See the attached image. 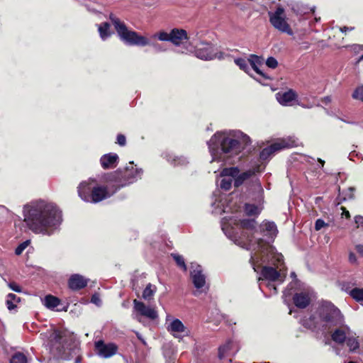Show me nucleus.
Wrapping results in <instances>:
<instances>
[{
	"label": "nucleus",
	"instance_id": "obj_1",
	"mask_svg": "<svg viewBox=\"0 0 363 363\" xmlns=\"http://www.w3.org/2000/svg\"><path fill=\"white\" fill-rule=\"evenodd\" d=\"M24 221L36 234L52 235L62 223V212L54 204L40 200L32 201L23 208Z\"/></svg>",
	"mask_w": 363,
	"mask_h": 363
},
{
	"label": "nucleus",
	"instance_id": "obj_2",
	"mask_svg": "<svg viewBox=\"0 0 363 363\" xmlns=\"http://www.w3.org/2000/svg\"><path fill=\"white\" fill-rule=\"evenodd\" d=\"M251 143L248 135L240 130L218 132L208 142L213 161H228Z\"/></svg>",
	"mask_w": 363,
	"mask_h": 363
},
{
	"label": "nucleus",
	"instance_id": "obj_3",
	"mask_svg": "<svg viewBox=\"0 0 363 363\" xmlns=\"http://www.w3.org/2000/svg\"><path fill=\"white\" fill-rule=\"evenodd\" d=\"M345 323L341 311L332 303L323 302L317 311L310 316L303 319L302 324L309 329H321L331 332L335 326H340Z\"/></svg>",
	"mask_w": 363,
	"mask_h": 363
},
{
	"label": "nucleus",
	"instance_id": "obj_4",
	"mask_svg": "<svg viewBox=\"0 0 363 363\" xmlns=\"http://www.w3.org/2000/svg\"><path fill=\"white\" fill-rule=\"evenodd\" d=\"M109 18L120 38L125 43L130 45L139 46H145L150 44V41L147 38L140 35L135 31L128 30L125 24L113 14H111Z\"/></svg>",
	"mask_w": 363,
	"mask_h": 363
},
{
	"label": "nucleus",
	"instance_id": "obj_5",
	"mask_svg": "<svg viewBox=\"0 0 363 363\" xmlns=\"http://www.w3.org/2000/svg\"><path fill=\"white\" fill-rule=\"evenodd\" d=\"M143 171L141 169L134 168L132 165L130 167H126L123 170L118 169L117 171L109 174L106 178L108 182L116 183V190L119 189L129 184L133 183L138 178H140Z\"/></svg>",
	"mask_w": 363,
	"mask_h": 363
},
{
	"label": "nucleus",
	"instance_id": "obj_6",
	"mask_svg": "<svg viewBox=\"0 0 363 363\" xmlns=\"http://www.w3.org/2000/svg\"><path fill=\"white\" fill-rule=\"evenodd\" d=\"M67 338L62 332L55 331L50 336V351L54 356L64 359L69 358V352L67 351L64 344L66 342Z\"/></svg>",
	"mask_w": 363,
	"mask_h": 363
},
{
	"label": "nucleus",
	"instance_id": "obj_7",
	"mask_svg": "<svg viewBox=\"0 0 363 363\" xmlns=\"http://www.w3.org/2000/svg\"><path fill=\"white\" fill-rule=\"evenodd\" d=\"M268 15L271 24L276 29L289 35L294 34L293 30L286 20L284 9L282 7H278L274 12L269 11Z\"/></svg>",
	"mask_w": 363,
	"mask_h": 363
},
{
	"label": "nucleus",
	"instance_id": "obj_8",
	"mask_svg": "<svg viewBox=\"0 0 363 363\" xmlns=\"http://www.w3.org/2000/svg\"><path fill=\"white\" fill-rule=\"evenodd\" d=\"M167 330L175 338L182 339L189 335V330L178 318L167 315L166 317Z\"/></svg>",
	"mask_w": 363,
	"mask_h": 363
},
{
	"label": "nucleus",
	"instance_id": "obj_9",
	"mask_svg": "<svg viewBox=\"0 0 363 363\" xmlns=\"http://www.w3.org/2000/svg\"><path fill=\"white\" fill-rule=\"evenodd\" d=\"M255 174L253 170H247L246 172L240 173L238 167L224 168L220 175V177H230L233 179L234 186L239 187L245 183L247 179Z\"/></svg>",
	"mask_w": 363,
	"mask_h": 363
},
{
	"label": "nucleus",
	"instance_id": "obj_10",
	"mask_svg": "<svg viewBox=\"0 0 363 363\" xmlns=\"http://www.w3.org/2000/svg\"><path fill=\"white\" fill-rule=\"evenodd\" d=\"M195 55L198 58L205 60H211L215 58L221 60L224 58V54L223 52H216L213 46L206 43H201L196 47Z\"/></svg>",
	"mask_w": 363,
	"mask_h": 363
},
{
	"label": "nucleus",
	"instance_id": "obj_11",
	"mask_svg": "<svg viewBox=\"0 0 363 363\" xmlns=\"http://www.w3.org/2000/svg\"><path fill=\"white\" fill-rule=\"evenodd\" d=\"M294 143L295 142L290 139H279L268 147L264 148L261 151L259 157L262 160H265L275 152L294 146Z\"/></svg>",
	"mask_w": 363,
	"mask_h": 363
},
{
	"label": "nucleus",
	"instance_id": "obj_12",
	"mask_svg": "<svg viewBox=\"0 0 363 363\" xmlns=\"http://www.w3.org/2000/svg\"><path fill=\"white\" fill-rule=\"evenodd\" d=\"M134 310L138 313L135 315V318L141 321L138 315L146 317L150 320H155L158 318L157 311L154 307L146 306L144 303L139 301L136 299L133 301Z\"/></svg>",
	"mask_w": 363,
	"mask_h": 363
},
{
	"label": "nucleus",
	"instance_id": "obj_13",
	"mask_svg": "<svg viewBox=\"0 0 363 363\" xmlns=\"http://www.w3.org/2000/svg\"><path fill=\"white\" fill-rule=\"evenodd\" d=\"M191 278L194 287L199 290V292L204 291L203 289L206 285V277L202 272L201 266L191 263Z\"/></svg>",
	"mask_w": 363,
	"mask_h": 363
},
{
	"label": "nucleus",
	"instance_id": "obj_14",
	"mask_svg": "<svg viewBox=\"0 0 363 363\" xmlns=\"http://www.w3.org/2000/svg\"><path fill=\"white\" fill-rule=\"evenodd\" d=\"M96 354L103 358H109L113 356L118 351V347L114 343H105L102 340L95 342Z\"/></svg>",
	"mask_w": 363,
	"mask_h": 363
},
{
	"label": "nucleus",
	"instance_id": "obj_15",
	"mask_svg": "<svg viewBox=\"0 0 363 363\" xmlns=\"http://www.w3.org/2000/svg\"><path fill=\"white\" fill-rule=\"evenodd\" d=\"M333 330L334 331L331 334L332 340L338 344L344 343L346 340L347 335L350 332L349 327L345 325L344 323L342 325L335 326Z\"/></svg>",
	"mask_w": 363,
	"mask_h": 363
},
{
	"label": "nucleus",
	"instance_id": "obj_16",
	"mask_svg": "<svg viewBox=\"0 0 363 363\" xmlns=\"http://www.w3.org/2000/svg\"><path fill=\"white\" fill-rule=\"evenodd\" d=\"M276 98L283 106H292L293 102L297 101V94L294 90L289 89L284 93H277Z\"/></svg>",
	"mask_w": 363,
	"mask_h": 363
},
{
	"label": "nucleus",
	"instance_id": "obj_17",
	"mask_svg": "<svg viewBox=\"0 0 363 363\" xmlns=\"http://www.w3.org/2000/svg\"><path fill=\"white\" fill-rule=\"evenodd\" d=\"M95 186H92L91 182H83L78 186L79 196L84 201L89 202L91 201L92 189Z\"/></svg>",
	"mask_w": 363,
	"mask_h": 363
},
{
	"label": "nucleus",
	"instance_id": "obj_18",
	"mask_svg": "<svg viewBox=\"0 0 363 363\" xmlns=\"http://www.w3.org/2000/svg\"><path fill=\"white\" fill-rule=\"evenodd\" d=\"M118 162V156L116 153L105 154L100 159L101 165L104 169L116 167Z\"/></svg>",
	"mask_w": 363,
	"mask_h": 363
},
{
	"label": "nucleus",
	"instance_id": "obj_19",
	"mask_svg": "<svg viewBox=\"0 0 363 363\" xmlns=\"http://www.w3.org/2000/svg\"><path fill=\"white\" fill-rule=\"evenodd\" d=\"M108 191L107 188L104 186H95L94 189H92V194L91 197V203H98L106 198L111 196Z\"/></svg>",
	"mask_w": 363,
	"mask_h": 363
},
{
	"label": "nucleus",
	"instance_id": "obj_20",
	"mask_svg": "<svg viewBox=\"0 0 363 363\" xmlns=\"http://www.w3.org/2000/svg\"><path fill=\"white\" fill-rule=\"evenodd\" d=\"M87 280L79 274H74L69 279V286L72 290H79L85 287Z\"/></svg>",
	"mask_w": 363,
	"mask_h": 363
},
{
	"label": "nucleus",
	"instance_id": "obj_21",
	"mask_svg": "<svg viewBox=\"0 0 363 363\" xmlns=\"http://www.w3.org/2000/svg\"><path fill=\"white\" fill-rule=\"evenodd\" d=\"M293 301L296 307L305 308L309 305L311 299L308 294L301 292L294 294Z\"/></svg>",
	"mask_w": 363,
	"mask_h": 363
},
{
	"label": "nucleus",
	"instance_id": "obj_22",
	"mask_svg": "<svg viewBox=\"0 0 363 363\" xmlns=\"http://www.w3.org/2000/svg\"><path fill=\"white\" fill-rule=\"evenodd\" d=\"M170 42L175 45H179L183 40L187 39V33L183 29H172L170 32Z\"/></svg>",
	"mask_w": 363,
	"mask_h": 363
},
{
	"label": "nucleus",
	"instance_id": "obj_23",
	"mask_svg": "<svg viewBox=\"0 0 363 363\" xmlns=\"http://www.w3.org/2000/svg\"><path fill=\"white\" fill-rule=\"evenodd\" d=\"M262 275L264 279L274 281L279 278L280 273L273 267H264L262 268Z\"/></svg>",
	"mask_w": 363,
	"mask_h": 363
},
{
	"label": "nucleus",
	"instance_id": "obj_24",
	"mask_svg": "<svg viewBox=\"0 0 363 363\" xmlns=\"http://www.w3.org/2000/svg\"><path fill=\"white\" fill-rule=\"evenodd\" d=\"M263 232L267 233V235L273 238L277 236L278 230L274 222L264 221L261 225Z\"/></svg>",
	"mask_w": 363,
	"mask_h": 363
},
{
	"label": "nucleus",
	"instance_id": "obj_25",
	"mask_svg": "<svg viewBox=\"0 0 363 363\" xmlns=\"http://www.w3.org/2000/svg\"><path fill=\"white\" fill-rule=\"evenodd\" d=\"M110 24L107 22L102 23L100 25H99L98 30L100 37L103 40H106L108 37L111 36V32L110 30Z\"/></svg>",
	"mask_w": 363,
	"mask_h": 363
},
{
	"label": "nucleus",
	"instance_id": "obj_26",
	"mask_svg": "<svg viewBox=\"0 0 363 363\" xmlns=\"http://www.w3.org/2000/svg\"><path fill=\"white\" fill-rule=\"evenodd\" d=\"M262 210L261 205H255L246 203L245 205V212L247 216H258Z\"/></svg>",
	"mask_w": 363,
	"mask_h": 363
},
{
	"label": "nucleus",
	"instance_id": "obj_27",
	"mask_svg": "<svg viewBox=\"0 0 363 363\" xmlns=\"http://www.w3.org/2000/svg\"><path fill=\"white\" fill-rule=\"evenodd\" d=\"M167 160L173 165H185L188 163L187 160L183 157H177L173 154L167 155Z\"/></svg>",
	"mask_w": 363,
	"mask_h": 363
},
{
	"label": "nucleus",
	"instance_id": "obj_28",
	"mask_svg": "<svg viewBox=\"0 0 363 363\" xmlns=\"http://www.w3.org/2000/svg\"><path fill=\"white\" fill-rule=\"evenodd\" d=\"M60 304V300L52 296L48 295L45 297L44 299V305L50 309H53L57 307Z\"/></svg>",
	"mask_w": 363,
	"mask_h": 363
},
{
	"label": "nucleus",
	"instance_id": "obj_29",
	"mask_svg": "<svg viewBox=\"0 0 363 363\" xmlns=\"http://www.w3.org/2000/svg\"><path fill=\"white\" fill-rule=\"evenodd\" d=\"M20 301V298L13 294H9L6 298V306L9 310H12L16 306V303Z\"/></svg>",
	"mask_w": 363,
	"mask_h": 363
},
{
	"label": "nucleus",
	"instance_id": "obj_30",
	"mask_svg": "<svg viewBox=\"0 0 363 363\" xmlns=\"http://www.w3.org/2000/svg\"><path fill=\"white\" fill-rule=\"evenodd\" d=\"M345 290L348 291L349 294L357 301H363V289L354 288L350 291H348V289Z\"/></svg>",
	"mask_w": 363,
	"mask_h": 363
},
{
	"label": "nucleus",
	"instance_id": "obj_31",
	"mask_svg": "<svg viewBox=\"0 0 363 363\" xmlns=\"http://www.w3.org/2000/svg\"><path fill=\"white\" fill-rule=\"evenodd\" d=\"M155 292V286L148 284L143 292V298L145 300H150Z\"/></svg>",
	"mask_w": 363,
	"mask_h": 363
},
{
	"label": "nucleus",
	"instance_id": "obj_32",
	"mask_svg": "<svg viewBox=\"0 0 363 363\" xmlns=\"http://www.w3.org/2000/svg\"><path fill=\"white\" fill-rule=\"evenodd\" d=\"M240 225L243 229L253 230L255 228L257 223L255 219H244L240 220Z\"/></svg>",
	"mask_w": 363,
	"mask_h": 363
},
{
	"label": "nucleus",
	"instance_id": "obj_33",
	"mask_svg": "<svg viewBox=\"0 0 363 363\" xmlns=\"http://www.w3.org/2000/svg\"><path fill=\"white\" fill-rule=\"evenodd\" d=\"M10 363H27V357L21 352H16L12 356Z\"/></svg>",
	"mask_w": 363,
	"mask_h": 363
},
{
	"label": "nucleus",
	"instance_id": "obj_34",
	"mask_svg": "<svg viewBox=\"0 0 363 363\" xmlns=\"http://www.w3.org/2000/svg\"><path fill=\"white\" fill-rule=\"evenodd\" d=\"M235 63L240 67V69L243 70L246 73L250 74V67L247 62L243 58L235 59Z\"/></svg>",
	"mask_w": 363,
	"mask_h": 363
},
{
	"label": "nucleus",
	"instance_id": "obj_35",
	"mask_svg": "<svg viewBox=\"0 0 363 363\" xmlns=\"http://www.w3.org/2000/svg\"><path fill=\"white\" fill-rule=\"evenodd\" d=\"M223 178L220 180V186L222 189L225 191H228L231 186L233 179L230 177L226 178V177H223Z\"/></svg>",
	"mask_w": 363,
	"mask_h": 363
},
{
	"label": "nucleus",
	"instance_id": "obj_36",
	"mask_svg": "<svg viewBox=\"0 0 363 363\" xmlns=\"http://www.w3.org/2000/svg\"><path fill=\"white\" fill-rule=\"evenodd\" d=\"M248 61L252 67V69H255V67H259L262 62V59L260 57H258L255 55H251L250 56V58L248 59Z\"/></svg>",
	"mask_w": 363,
	"mask_h": 363
},
{
	"label": "nucleus",
	"instance_id": "obj_37",
	"mask_svg": "<svg viewBox=\"0 0 363 363\" xmlns=\"http://www.w3.org/2000/svg\"><path fill=\"white\" fill-rule=\"evenodd\" d=\"M172 257L175 260L179 267L182 268L184 271H186L187 268L184 262V259L182 256L177 254H172Z\"/></svg>",
	"mask_w": 363,
	"mask_h": 363
},
{
	"label": "nucleus",
	"instance_id": "obj_38",
	"mask_svg": "<svg viewBox=\"0 0 363 363\" xmlns=\"http://www.w3.org/2000/svg\"><path fill=\"white\" fill-rule=\"evenodd\" d=\"M153 38H157L161 41H170V33H168L165 31H160L153 35Z\"/></svg>",
	"mask_w": 363,
	"mask_h": 363
},
{
	"label": "nucleus",
	"instance_id": "obj_39",
	"mask_svg": "<svg viewBox=\"0 0 363 363\" xmlns=\"http://www.w3.org/2000/svg\"><path fill=\"white\" fill-rule=\"evenodd\" d=\"M347 345L349 347L350 351H354L359 347V342L356 338H348Z\"/></svg>",
	"mask_w": 363,
	"mask_h": 363
},
{
	"label": "nucleus",
	"instance_id": "obj_40",
	"mask_svg": "<svg viewBox=\"0 0 363 363\" xmlns=\"http://www.w3.org/2000/svg\"><path fill=\"white\" fill-rule=\"evenodd\" d=\"M352 97L354 99L361 100L363 101V85L357 87L352 94Z\"/></svg>",
	"mask_w": 363,
	"mask_h": 363
},
{
	"label": "nucleus",
	"instance_id": "obj_41",
	"mask_svg": "<svg viewBox=\"0 0 363 363\" xmlns=\"http://www.w3.org/2000/svg\"><path fill=\"white\" fill-rule=\"evenodd\" d=\"M29 244V241L26 240L22 243H21L15 250V253L16 255H20L24 251V250L28 247Z\"/></svg>",
	"mask_w": 363,
	"mask_h": 363
},
{
	"label": "nucleus",
	"instance_id": "obj_42",
	"mask_svg": "<svg viewBox=\"0 0 363 363\" xmlns=\"http://www.w3.org/2000/svg\"><path fill=\"white\" fill-rule=\"evenodd\" d=\"M266 65L269 68L275 69L278 65V62L274 57H269L266 60Z\"/></svg>",
	"mask_w": 363,
	"mask_h": 363
},
{
	"label": "nucleus",
	"instance_id": "obj_43",
	"mask_svg": "<svg viewBox=\"0 0 363 363\" xmlns=\"http://www.w3.org/2000/svg\"><path fill=\"white\" fill-rule=\"evenodd\" d=\"M328 223H325L323 219H318L315 223V230L318 231L323 227L328 226Z\"/></svg>",
	"mask_w": 363,
	"mask_h": 363
},
{
	"label": "nucleus",
	"instance_id": "obj_44",
	"mask_svg": "<svg viewBox=\"0 0 363 363\" xmlns=\"http://www.w3.org/2000/svg\"><path fill=\"white\" fill-rule=\"evenodd\" d=\"M9 286L11 290L16 292H21L22 291L21 287L15 282L9 283Z\"/></svg>",
	"mask_w": 363,
	"mask_h": 363
},
{
	"label": "nucleus",
	"instance_id": "obj_45",
	"mask_svg": "<svg viewBox=\"0 0 363 363\" xmlns=\"http://www.w3.org/2000/svg\"><path fill=\"white\" fill-rule=\"evenodd\" d=\"M126 143L125 137L123 135H118L117 136V143L121 146H124Z\"/></svg>",
	"mask_w": 363,
	"mask_h": 363
},
{
	"label": "nucleus",
	"instance_id": "obj_46",
	"mask_svg": "<svg viewBox=\"0 0 363 363\" xmlns=\"http://www.w3.org/2000/svg\"><path fill=\"white\" fill-rule=\"evenodd\" d=\"M348 259H349V262L352 264L357 263V257H356L355 254L352 252H350Z\"/></svg>",
	"mask_w": 363,
	"mask_h": 363
},
{
	"label": "nucleus",
	"instance_id": "obj_47",
	"mask_svg": "<svg viewBox=\"0 0 363 363\" xmlns=\"http://www.w3.org/2000/svg\"><path fill=\"white\" fill-rule=\"evenodd\" d=\"M91 301V303H93L97 306H99L101 304V299L99 298V296L97 294H94L92 296Z\"/></svg>",
	"mask_w": 363,
	"mask_h": 363
},
{
	"label": "nucleus",
	"instance_id": "obj_48",
	"mask_svg": "<svg viewBox=\"0 0 363 363\" xmlns=\"http://www.w3.org/2000/svg\"><path fill=\"white\" fill-rule=\"evenodd\" d=\"M228 350V345H223L219 347V357L221 359L223 357L224 352Z\"/></svg>",
	"mask_w": 363,
	"mask_h": 363
},
{
	"label": "nucleus",
	"instance_id": "obj_49",
	"mask_svg": "<svg viewBox=\"0 0 363 363\" xmlns=\"http://www.w3.org/2000/svg\"><path fill=\"white\" fill-rule=\"evenodd\" d=\"M253 184L256 190H257L259 193L262 192L261 184L257 179H255V181H253Z\"/></svg>",
	"mask_w": 363,
	"mask_h": 363
},
{
	"label": "nucleus",
	"instance_id": "obj_50",
	"mask_svg": "<svg viewBox=\"0 0 363 363\" xmlns=\"http://www.w3.org/2000/svg\"><path fill=\"white\" fill-rule=\"evenodd\" d=\"M259 75H260L264 79H269L268 76H267L259 68V67L253 69Z\"/></svg>",
	"mask_w": 363,
	"mask_h": 363
},
{
	"label": "nucleus",
	"instance_id": "obj_51",
	"mask_svg": "<svg viewBox=\"0 0 363 363\" xmlns=\"http://www.w3.org/2000/svg\"><path fill=\"white\" fill-rule=\"evenodd\" d=\"M259 75H260L264 79H269L268 76H267L259 68V67L253 69Z\"/></svg>",
	"mask_w": 363,
	"mask_h": 363
},
{
	"label": "nucleus",
	"instance_id": "obj_52",
	"mask_svg": "<svg viewBox=\"0 0 363 363\" xmlns=\"http://www.w3.org/2000/svg\"><path fill=\"white\" fill-rule=\"evenodd\" d=\"M354 222L357 225V227H359V225L363 223V217L361 216H356L354 217Z\"/></svg>",
	"mask_w": 363,
	"mask_h": 363
},
{
	"label": "nucleus",
	"instance_id": "obj_53",
	"mask_svg": "<svg viewBox=\"0 0 363 363\" xmlns=\"http://www.w3.org/2000/svg\"><path fill=\"white\" fill-rule=\"evenodd\" d=\"M355 249L357 251V252L363 257V245H357L355 246Z\"/></svg>",
	"mask_w": 363,
	"mask_h": 363
},
{
	"label": "nucleus",
	"instance_id": "obj_54",
	"mask_svg": "<svg viewBox=\"0 0 363 363\" xmlns=\"http://www.w3.org/2000/svg\"><path fill=\"white\" fill-rule=\"evenodd\" d=\"M352 48L353 50L356 52H359L360 50H363V45H354Z\"/></svg>",
	"mask_w": 363,
	"mask_h": 363
},
{
	"label": "nucleus",
	"instance_id": "obj_55",
	"mask_svg": "<svg viewBox=\"0 0 363 363\" xmlns=\"http://www.w3.org/2000/svg\"><path fill=\"white\" fill-rule=\"evenodd\" d=\"M342 210V216H345L347 218H349L350 217L349 211L344 207L341 208Z\"/></svg>",
	"mask_w": 363,
	"mask_h": 363
},
{
	"label": "nucleus",
	"instance_id": "obj_56",
	"mask_svg": "<svg viewBox=\"0 0 363 363\" xmlns=\"http://www.w3.org/2000/svg\"><path fill=\"white\" fill-rule=\"evenodd\" d=\"M152 46L153 48H155V50L157 52H162V51H164V49H162L160 46V45L159 44H157V43H155V44H152Z\"/></svg>",
	"mask_w": 363,
	"mask_h": 363
},
{
	"label": "nucleus",
	"instance_id": "obj_57",
	"mask_svg": "<svg viewBox=\"0 0 363 363\" xmlns=\"http://www.w3.org/2000/svg\"><path fill=\"white\" fill-rule=\"evenodd\" d=\"M340 30L342 33H346L347 30H353V28L352 27L348 28V27L344 26V27L340 28Z\"/></svg>",
	"mask_w": 363,
	"mask_h": 363
},
{
	"label": "nucleus",
	"instance_id": "obj_58",
	"mask_svg": "<svg viewBox=\"0 0 363 363\" xmlns=\"http://www.w3.org/2000/svg\"><path fill=\"white\" fill-rule=\"evenodd\" d=\"M323 101L325 103H330L331 101V98L330 96H325L324 99H323Z\"/></svg>",
	"mask_w": 363,
	"mask_h": 363
},
{
	"label": "nucleus",
	"instance_id": "obj_59",
	"mask_svg": "<svg viewBox=\"0 0 363 363\" xmlns=\"http://www.w3.org/2000/svg\"><path fill=\"white\" fill-rule=\"evenodd\" d=\"M267 286L269 288H272L274 290V293H277V287L274 284H269Z\"/></svg>",
	"mask_w": 363,
	"mask_h": 363
},
{
	"label": "nucleus",
	"instance_id": "obj_60",
	"mask_svg": "<svg viewBox=\"0 0 363 363\" xmlns=\"http://www.w3.org/2000/svg\"><path fill=\"white\" fill-rule=\"evenodd\" d=\"M297 104H298V105H301V106L302 107H303V108H311V107L312 106H304V105H303V104H301V103H300V102H297Z\"/></svg>",
	"mask_w": 363,
	"mask_h": 363
},
{
	"label": "nucleus",
	"instance_id": "obj_61",
	"mask_svg": "<svg viewBox=\"0 0 363 363\" xmlns=\"http://www.w3.org/2000/svg\"><path fill=\"white\" fill-rule=\"evenodd\" d=\"M283 259V256L281 255H279L277 257V261L281 262Z\"/></svg>",
	"mask_w": 363,
	"mask_h": 363
},
{
	"label": "nucleus",
	"instance_id": "obj_62",
	"mask_svg": "<svg viewBox=\"0 0 363 363\" xmlns=\"http://www.w3.org/2000/svg\"><path fill=\"white\" fill-rule=\"evenodd\" d=\"M291 277L292 278L295 279V278L296 277V275L295 272H291Z\"/></svg>",
	"mask_w": 363,
	"mask_h": 363
},
{
	"label": "nucleus",
	"instance_id": "obj_63",
	"mask_svg": "<svg viewBox=\"0 0 363 363\" xmlns=\"http://www.w3.org/2000/svg\"><path fill=\"white\" fill-rule=\"evenodd\" d=\"M318 162L321 164V165L323 167L324 163H325V162L323 160H321V159H318Z\"/></svg>",
	"mask_w": 363,
	"mask_h": 363
},
{
	"label": "nucleus",
	"instance_id": "obj_64",
	"mask_svg": "<svg viewBox=\"0 0 363 363\" xmlns=\"http://www.w3.org/2000/svg\"><path fill=\"white\" fill-rule=\"evenodd\" d=\"M76 363H79L81 362V359L79 357H77L75 359Z\"/></svg>",
	"mask_w": 363,
	"mask_h": 363
}]
</instances>
